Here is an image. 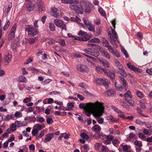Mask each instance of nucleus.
Returning <instances> with one entry per match:
<instances>
[{
  "mask_svg": "<svg viewBox=\"0 0 152 152\" xmlns=\"http://www.w3.org/2000/svg\"><path fill=\"white\" fill-rule=\"evenodd\" d=\"M104 103L98 101L95 103H87L85 110L86 115L89 117L92 113L93 116L96 118H99L102 116L104 111Z\"/></svg>",
  "mask_w": 152,
  "mask_h": 152,
  "instance_id": "nucleus-1",
  "label": "nucleus"
},
{
  "mask_svg": "<svg viewBox=\"0 0 152 152\" xmlns=\"http://www.w3.org/2000/svg\"><path fill=\"white\" fill-rule=\"evenodd\" d=\"M80 37H77V40L82 41H87L89 40L92 37L89 34H88L86 32L80 31L78 34Z\"/></svg>",
  "mask_w": 152,
  "mask_h": 152,
  "instance_id": "nucleus-2",
  "label": "nucleus"
},
{
  "mask_svg": "<svg viewBox=\"0 0 152 152\" xmlns=\"http://www.w3.org/2000/svg\"><path fill=\"white\" fill-rule=\"evenodd\" d=\"M111 31L112 34H111L110 32H108V36L111 40V43L114 46L116 47L118 46V45L115 43V42L116 41L118 37L114 29H112Z\"/></svg>",
  "mask_w": 152,
  "mask_h": 152,
  "instance_id": "nucleus-3",
  "label": "nucleus"
},
{
  "mask_svg": "<svg viewBox=\"0 0 152 152\" xmlns=\"http://www.w3.org/2000/svg\"><path fill=\"white\" fill-rule=\"evenodd\" d=\"M25 29L26 31L28 33L29 37H34L38 33L37 31L30 25L26 26Z\"/></svg>",
  "mask_w": 152,
  "mask_h": 152,
  "instance_id": "nucleus-4",
  "label": "nucleus"
},
{
  "mask_svg": "<svg viewBox=\"0 0 152 152\" xmlns=\"http://www.w3.org/2000/svg\"><path fill=\"white\" fill-rule=\"evenodd\" d=\"M53 22L57 27L61 28L63 30H66V25L61 20L56 19L54 20Z\"/></svg>",
  "mask_w": 152,
  "mask_h": 152,
  "instance_id": "nucleus-5",
  "label": "nucleus"
},
{
  "mask_svg": "<svg viewBox=\"0 0 152 152\" xmlns=\"http://www.w3.org/2000/svg\"><path fill=\"white\" fill-rule=\"evenodd\" d=\"M81 6H82V8L83 11L84 10L85 12H86L89 13L91 12V9L89 7L90 4L88 2L83 1L81 3Z\"/></svg>",
  "mask_w": 152,
  "mask_h": 152,
  "instance_id": "nucleus-6",
  "label": "nucleus"
},
{
  "mask_svg": "<svg viewBox=\"0 0 152 152\" xmlns=\"http://www.w3.org/2000/svg\"><path fill=\"white\" fill-rule=\"evenodd\" d=\"M69 7L78 13L83 14V11L82 8V6L81 7H78L77 5L74 4V2L70 4L69 6Z\"/></svg>",
  "mask_w": 152,
  "mask_h": 152,
  "instance_id": "nucleus-7",
  "label": "nucleus"
},
{
  "mask_svg": "<svg viewBox=\"0 0 152 152\" xmlns=\"http://www.w3.org/2000/svg\"><path fill=\"white\" fill-rule=\"evenodd\" d=\"M16 26V25L14 24L11 28L8 37V39L9 41L12 40L15 37Z\"/></svg>",
  "mask_w": 152,
  "mask_h": 152,
  "instance_id": "nucleus-8",
  "label": "nucleus"
},
{
  "mask_svg": "<svg viewBox=\"0 0 152 152\" xmlns=\"http://www.w3.org/2000/svg\"><path fill=\"white\" fill-rule=\"evenodd\" d=\"M51 15L56 18H59L60 14L61 13L60 10L56 8H53L51 11Z\"/></svg>",
  "mask_w": 152,
  "mask_h": 152,
  "instance_id": "nucleus-9",
  "label": "nucleus"
},
{
  "mask_svg": "<svg viewBox=\"0 0 152 152\" xmlns=\"http://www.w3.org/2000/svg\"><path fill=\"white\" fill-rule=\"evenodd\" d=\"M35 2L32 0L29 2L26 5V8L29 11H32L34 8Z\"/></svg>",
  "mask_w": 152,
  "mask_h": 152,
  "instance_id": "nucleus-10",
  "label": "nucleus"
},
{
  "mask_svg": "<svg viewBox=\"0 0 152 152\" xmlns=\"http://www.w3.org/2000/svg\"><path fill=\"white\" fill-rule=\"evenodd\" d=\"M77 69L78 71L83 72L88 71V68L85 65H80L77 66Z\"/></svg>",
  "mask_w": 152,
  "mask_h": 152,
  "instance_id": "nucleus-11",
  "label": "nucleus"
},
{
  "mask_svg": "<svg viewBox=\"0 0 152 152\" xmlns=\"http://www.w3.org/2000/svg\"><path fill=\"white\" fill-rule=\"evenodd\" d=\"M127 67L131 70L134 71L140 72V69L137 68L135 67L134 65H132L131 63H129L127 64Z\"/></svg>",
  "mask_w": 152,
  "mask_h": 152,
  "instance_id": "nucleus-12",
  "label": "nucleus"
},
{
  "mask_svg": "<svg viewBox=\"0 0 152 152\" xmlns=\"http://www.w3.org/2000/svg\"><path fill=\"white\" fill-rule=\"evenodd\" d=\"M70 19L71 20L75 21L77 23H80V24L81 26H82L84 27V26L83 24L82 23H80V22L81 21V20L80 19V18L77 16H75V17H71Z\"/></svg>",
  "mask_w": 152,
  "mask_h": 152,
  "instance_id": "nucleus-13",
  "label": "nucleus"
},
{
  "mask_svg": "<svg viewBox=\"0 0 152 152\" xmlns=\"http://www.w3.org/2000/svg\"><path fill=\"white\" fill-rule=\"evenodd\" d=\"M4 59L5 62L9 63L11 60L12 56L10 54L8 53L7 55L5 56Z\"/></svg>",
  "mask_w": 152,
  "mask_h": 152,
  "instance_id": "nucleus-14",
  "label": "nucleus"
},
{
  "mask_svg": "<svg viewBox=\"0 0 152 152\" xmlns=\"http://www.w3.org/2000/svg\"><path fill=\"white\" fill-rule=\"evenodd\" d=\"M54 134V133H51L47 134L46 136V137L44 140L45 142H47L50 141L53 137Z\"/></svg>",
  "mask_w": 152,
  "mask_h": 152,
  "instance_id": "nucleus-15",
  "label": "nucleus"
},
{
  "mask_svg": "<svg viewBox=\"0 0 152 152\" xmlns=\"http://www.w3.org/2000/svg\"><path fill=\"white\" fill-rule=\"evenodd\" d=\"M122 68V66L121 65L120 66V67L118 69L119 72L120 74L122 75V76H123L124 77H126L127 76V75L126 73L125 70L123 69Z\"/></svg>",
  "mask_w": 152,
  "mask_h": 152,
  "instance_id": "nucleus-16",
  "label": "nucleus"
},
{
  "mask_svg": "<svg viewBox=\"0 0 152 152\" xmlns=\"http://www.w3.org/2000/svg\"><path fill=\"white\" fill-rule=\"evenodd\" d=\"M101 53L102 55L104 57L108 59H110V57L109 53L105 49H104Z\"/></svg>",
  "mask_w": 152,
  "mask_h": 152,
  "instance_id": "nucleus-17",
  "label": "nucleus"
},
{
  "mask_svg": "<svg viewBox=\"0 0 152 152\" xmlns=\"http://www.w3.org/2000/svg\"><path fill=\"white\" fill-rule=\"evenodd\" d=\"M115 93V90L114 89H112L105 92L104 94L105 95L107 96H110L113 95Z\"/></svg>",
  "mask_w": 152,
  "mask_h": 152,
  "instance_id": "nucleus-18",
  "label": "nucleus"
},
{
  "mask_svg": "<svg viewBox=\"0 0 152 152\" xmlns=\"http://www.w3.org/2000/svg\"><path fill=\"white\" fill-rule=\"evenodd\" d=\"M37 3L39 10V11H42L44 10V8L43 5V3L41 1V0H39L38 2H37Z\"/></svg>",
  "mask_w": 152,
  "mask_h": 152,
  "instance_id": "nucleus-19",
  "label": "nucleus"
},
{
  "mask_svg": "<svg viewBox=\"0 0 152 152\" xmlns=\"http://www.w3.org/2000/svg\"><path fill=\"white\" fill-rule=\"evenodd\" d=\"M119 77L121 81L123 82V85L124 88H126V86L127 85V83L126 82V81L121 76H119Z\"/></svg>",
  "mask_w": 152,
  "mask_h": 152,
  "instance_id": "nucleus-20",
  "label": "nucleus"
},
{
  "mask_svg": "<svg viewBox=\"0 0 152 152\" xmlns=\"http://www.w3.org/2000/svg\"><path fill=\"white\" fill-rule=\"evenodd\" d=\"M86 27L89 31L95 32V30L94 26L91 23H89V24L87 25V26Z\"/></svg>",
  "mask_w": 152,
  "mask_h": 152,
  "instance_id": "nucleus-21",
  "label": "nucleus"
},
{
  "mask_svg": "<svg viewBox=\"0 0 152 152\" xmlns=\"http://www.w3.org/2000/svg\"><path fill=\"white\" fill-rule=\"evenodd\" d=\"M91 55L96 57H97L99 55V53L96 50H92Z\"/></svg>",
  "mask_w": 152,
  "mask_h": 152,
  "instance_id": "nucleus-22",
  "label": "nucleus"
},
{
  "mask_svg": "<svg viewBox=\"0 0 152 152\" xmlns=\"http://www.w3.org/2000/svg\"><path fill=\"white\" fill-rule=\"evenodd\" d=\"M76 1L75 0H61V2L64 4H71Z\"/></svg>",
  "mask_w": 152,
  "mask_h": 152,
  "instance_id": "nucleus-23",
  "label": "nucleus"
},
{
  "mask_svg": "<svg viewBox=\"0 0 152 152\" xmlns=\"http://www.w3.org/2000/svg\"><path fill=\"white\" fill-rule=\"evenodd\" d=\"M102 43L103 45H104L105 47H106L109 45H110L109 42L104 37L102 38Z\"/></svg>",
  "mask_w": 152,
  "mask_h": 152,
  "instance_id": "nucleus-24",
  "label": "nucleus"
},
{
  "mask_svg": "<svg viewBox=\"0 0 152 152\" xmlns=\"http://www.w3.org/2000/svg\"><path fill=\"white\" fill-rule=\"evenodd\" d=\"M94 128L96 133L100 131L101 130V127L99 125L97 124L95 125L94 126Z\"/></svg>",
  "mask_w": 152,
  "mask_h": 152,
  "instance_id": "nucleus-25",
  "label": "nucleus"
},
{
  "mask_svg": "<svg viewBox=\"0 0 152 152\" xmlns=\"http://www.w3.org/2000/svg\"><path fill=\"white\" fill-rule=\"evenodd\" d=\"M101 83L102 85H104L106 88H107V87L108 84V80H106L105 79H102Z\"/></svg>",
  "mask_w": 152,
  "mask_h": 152,
  "instance_id": "nucleus-26",
  "label": "nucleus"
},
{
  "mask_svg": "<svg viewBox=\"0 0 152 152\" xmlns=\"http://www.w3.org/2000/svg\"><path fill=\"white\" fill-rule=\"evenodd\" d=\"M100 42V40L99 39L96 38H94L92 39L90 41H89L88 42H94L96 43H99Z\"/></svg>",
  "mask_w": 152,
  "mask_h": 152,
  "instance_id": "nucleus-27",
  "label": "nucleus"
},
{
  "mask_svg": "<svg viewBox=\"0 0 152 152\" xmlns=\"http://www.w3.org/2000/svg\"><path fill=\"white\" fill-rule=\"evenodd\" d=\"M49 28H50V30L52 31H55V26L54 24L52 23H49Z\"/></svg>",
  "mask_w": 152,
  "mask_h": 152,
  "instance_id": "nucleus-28",
  "label": "nucleus"
},
{
  "mask_svg": "<svg viewBox=\"0 0 152 152\" xmlns=\"http://www.w3.org/2000/svg\"><path fill=\"white\" fill-rule=\"evenodd\" d=\"M10 22L9 20H8L5 23V25L3 27V29L4 30H6L8 28L10 25Z\"/></svg>",
  "mask_w": 152,
  "mask_h": 152,
  "instance_id": "nucleus-29",
  "label": "nucleus"
},
{
  "mask_svg": "<svg viewBox=\"0 0 152 152\" xmlns=\"http://www.w3.org/2000/svg\"><path fill=\"white\" fill-rule=\"evenodd\" d=\"M80 136L83 139L88 140L89 138L88 136L86 133L84 132L82 133Z\"/></svg>",
  "mask_w": 152,
  "mask_h": 152,
  "instance_id": "nucleus-30",
  "label": "nucleus"
},
{
  "mask_svg": "<svg viewBox=\"0 0 152 152\" xmlns=\"http://www.w3.org/2000/svg\"><path fill=\"white\" fill-rule=\"evenodd\" d=\"M124 96L125 97V99L126 98V97H129L131 98L132 97V96L130 91H128L125 94Z\"/></svg>",
  "mask_w": 152,
  "mask_h": 152,
  "instance_id": "nucleus-31",
  "label": "nucleus"
},
{
  "mask_svg": "<svg viewBox=\"0 0 152 152\" xmlns=\"http://www.w3.org/2000/svg\"><path fill=\"white\" fill-rule=\"evenodd\" d=\"M134 145L138 146L139 147H141L142 146V142L137 140H136L134 142Z\"/></svg>",
  "mask_w": 152,
  "mask_h": 152,
  "instance_id": "nucleus-32",
  "label": "nucleus"
},
{
  "mask_svg": "<svg viewBox=\"0 0 152 152\" xmlns=\"http://www.w3.org/2000/svg\"><path fill=\"white\" fill-rule=\"evenodd\" d=\"M108 76L110 77L112 79L114 80L115 78V73L114 72L110 71Z\"/></svg>",
  "mask_w": 152,
  "mask_h": 152,
  "instance_id": "nucleus-33",
  "label": "nucleus"
},
{
  "mask_svg": "<svg viewBox=\"0 0 152 152\" xmlns=\"http://www.w3.org/2000/svg\"><path fill=\"white\" fill-rule=\"evenodd\" d=\"M99 11L102 16L104 17L106 16L105 12L102 8H99Z\"/></svg>",
  "mask_w": 152,
  "mask_h": 152,
  "instance_id": "nucleus-34",
  "label": "nucleus"
},
{
  "mask_svg": "<svg viewBox=\"0 0 152 152\" xmlns=\"http://www.w3.org/2000/svg\"><path fill=\"white\" fill-rule=\"evenodd\" d=\"M97 32L96 33V35L97 36L99 35L101 33L102 28L100 26H98L97 28Z\"/></svg>",
  "mask_w": 152,
  "mask_h": 152,
  "instance_id": "nucleus-35",
  "label": "nucleus"
},
{
  "mask_svg": "<svg viewBox=\"0 0 152 152\" xmlns=\"http://www.w3.org/2000/svg\"><path fill=\"white\" fill-rule=\"evenodd\" d=\"M12 3H10L8 5V7L7 8V10L6 12V15H7L10 11V10L12 8Z\"/></svg>",
  "mask_w": 152,
  "mask_h": 152,
  "instance_id": "nucleus-36",
  "label": "nucleus"
},
{
  "mask_svg": "<svg viewBox=\"0 0 152 152\" xmlns=\"http://www.w3.org/2000/svg\"><path fill=\"white\" fill-rule=\"evenodd\" d=\"M67 106L69 110H70L74 107V105L73 103L69 102L67 104Z\"/></svg>",
  "mask_w": 152,
  "mask_h": 152,
  "instance_id": "nucleus-37",
  "label": "nucleus"
},
{
  "mask_svg": "<svg viewBox=\"0 0 152 152\" xmlns=\"http://www.w3.org/2000/svg\"><path fill=\"white\" fill-rule=\"evenodd\" d=\"M26 80V78L23 76L21 75L19 76V82H24Z\"/></svg>",
  "mask_w": 152,
  "mask_h": 152,
  "instance_id": "nucleus-38",
  "label": "nucleus"
},
{
  "mask_svg": "<svg viewBox=\"0 0 152 152\" xmlns=\"http://www.w3.org/2000/svg\"><path fill=\"white\" fill-rule=\"evenodd\" d=\"M108 151V148L106 146L102 145L101 152H107Z\"/></svg>",
  "mask_w": 152,
  "mask_h": 152,
  "instance_id": "nucleus-39",
  "label": "nucleus"
},
{
  "mask_svg": "<svg viewBox=\"0 0 152 152\" xmlns=\"http://www.w3.org/2000/svg\"><path fill=\"white\" fill-rule=\"evenodd\" d=\"M30 70L32 71V73H36L38 72L39 71V70L38 69H35L34 67H32L30 68Z\"/></svg>",
  "mask_w": 152,
  "mask_h": 152,
  "instance_id": "nucleus-40",
  "label": "nucleus"
},
{
  "mask_svg": "<svg viewBox=\"0 0 152 152\" xmlns=\"http://www.w3.org/2000/svg\"><path fill=\"white\" fill-rule=\"evenodd\" d=\"M10 129L12 131H15L16 129V125L15 124L13 123L11 124V125L10 127Z\"/></svg>",
  "mask_w": 152,
  "mask_h": 152,
  "instance_id": "nucleus-41",
  "label": "nucleus"
},
{
  "mask_svg": "<svg viewBox=\"0 0 152 152\" xmlns=\"http://www.w3.org/2000/svg\"><path fill=\"white\" fill-rule=\"evenodd\" d=\"M136 122L137 124L141 125L145 124V122L142 121L141 120L139 119H137L136 120Z\"/></svg>",
  "mask_w": 152,
  "mask_h": 152,
  "instance_id": "nucleus-42",
  "label": "nucleus"
},
{
  "mask_svg": "<svg viewBox=\"0 0 152 152\" xmlns=\"http://www.w3.org/2000/svg\"><path fill=\"white\" fill-rule=\"evenodd\" d=\"M108 49V50H109L110 52L112 53H114V50L113 48V47L110 45V44L108 46L106 47Z\"/></svg>",
  "mask_w": 152,
  "mask_h": 152,
  "instance_id": "nucleus-43",
  "label": "nucleus"
},
{
  "mask_svg": "<svg viewBox=\"0 0 152 152\" xmlns=\"http://www.w3.org/2000/svg\"><path fill=\"white\" fill-rule=\"evenodd\" d=\"M94 146L95 149L98 151L99 150V148L101 147V144L99 143H96L95 145Z\"/></svg>",
  "mask_w": 152,
  "mask_h": 152,
  "instance_id": "nucleus-44",
  "label": "nucleus"
},
{
  "mask_svg": "<svg viewBox=\"0 0 152 152\" xmlns=\"http://www.w3.org/2000/svg\"><path fill=\"white\" fill-rule=\"evenodd\" d=\"M96 71L99 72H102V70H103V68L100 67L99 66H96Z\"/></svg>",
  "mask_w": 152,
  "mask_h": 152,
  "instance_id": "nucleus-45",
  "label": "nucleus"
},
{
  "mask_svg": "<svg viewBox=\"0 0 152 152\" xmlns=\"http://www.w3.org/2000/svg\"><path fill=\"white\" fill-rule=\"evenodd\" d=\"M122 106L125 108L128 109L129 108V106L126 103L124 102H121Z\"/></svg>",
  "mask_w": 152,
  "mask_h": 152,
  "instance_id": "nucleus-46",
  "label": "nucleus"
},
{
  "mask_svg": "<svg viewBox=\"0 0 152 152\" xmlns=\"http://www.w3.org/2000/svg\"><path fill=\"white\" fill-rule=\"evenodd\" d=\"M92 50L91 49L88 48V49H85L84 50V51L86 53L88 54H89L91 55Z\"/></svg>",
  "mask_w": 152,
  "mask_h": 152,
  "instance_id": "nucleus-47",
  "label": "nucleus"
},
{
  "mask_svg": "<svg viewBox=\"0 0 152 152\" xmlns=\"http://www.w3.org/2000/svg\"><path fill=\"white\" fill-rule=\"evenodd\" d=\"M119 141L117 139H115L112 141V143L113 145L115 146H117V144L119 143Z\"/></svg>",
  "mask_w": 152,
  "mask_h": 152,
  "instance_id": "nucleus-48",
  "label": "nucleus"
},
{
  "mask_svg": "<svg viewBox=\"0 0 152 152\" xmlns=\"http://www.w3.org/2000/svg\"><path fill=\"white\" fill-rule=\"evenodd\" d=\"M104 62L103 63V66L106 68H109L110 66L109 64L108 63V62L106 60H104Z\"/></svg>",
  "mask_w": 152,
  "mask_h": 152,
  "instance_id": "nucleus-49",
  "label": "nucleus"
},
{
  "mask_svg": "<svg viewBox=\"0 0 152 152\" xmlns=\"http://www.w3.org/2000/svg\"><path fill=\"white\" fill-rule=\"evenodd\" d=\"M112 108L116 112H117L118 113H122V112L121 110H119L118 108L116 107L112 106Z\"/></svg>",
  "mask_w": 152,
  "mask_h": 152,
  "instance_id": "nucleus-50",
  "label": "nucleus"
},
{
  "mask_svg": "<svg viewBox=\"0 0 152 152\" xmlns=\"http://www.w3.org/2000/svg\"><path fill=\"white\" fill-rule=\"evenodd\" d=\"M62 134L63 137H64V138L66 139H67L69 137V133L66 134V133Z\"/></svg>",
  "mask_w": 152,
  "mask_h": 152,
  "instance_id": "nucleus-51",
  "label": "nucleus"
},
{
  "mask_svg": "<svg viewBox=\"0 0 152 152\" xmlns=\"http://www.w3.org/2000/svg\"><path fill=\"white\" fill-rule=\"evenodd\" d=\"M79 107L80 109H84L85 110L86 107V105L84 103H80L79 105Z\"/></svg>",
  "mask_w": 152,
  "mask_h": 152,
  "instance_id": "nucleus-52",
  "label": "nucleus"
},
{
  "mask_svg": "<svg viewBox=\"0 0 152 152\" xmlns=\"http://www.w3.org/2000/svg\"><path fill=\"white\" fill-rule=\"evenodd\" d=\"M38 132V130L37 129H34L32 131V134L33 136H35Z\"/></svg>",
  "mask_w": 152,
  "mask_h": 152,
  "instance_id": "nucleus-53",
  "label": "nucleus"
},
{
  "mask_svg": "<svg viewBox=\"0 0 152 152\" xmlns=\"http://www.w3.org/2000/svg\"><path fill=\"white\" fill-rule=\"evenodd\" d=\"M31 99L30 98H25L23 100V102L24 103H27L29 102H31Z\"/></svg>",
  "mask_w": 152,
  "mask_h": 152,
  "instance_id": "nucleus-54",
  "label": "nucleus"
},
{
  "mask_svg": "<svg viewBox=\"0 0 152 152\" xmlns=\"http://www.w3.org/2000/svg\"><path fill=\"white\" fill-rule=\"evenodd\" d=\"M6 120L7 121H9L11 119H12L13 118V115H8L6 117Z\"/></svg>",
  "mask_w": 152,
  "mask_h": 152,
  "instance_id": "nucleus-55",
  "label": "nucleus"
},
{
  "mask_svg": "<svg viewBox=\"0 0 152 152\" xmlns=\"http://www.w3.org/2000/svg\"><path fill=\"white\" fill-rule=\"evenodd\" d=\"M137 96L140 97L142 98L143 96L142 93L139 91H137Z\"/></svg>",
  "mask_w": 152,
  "mask_h": 152,
  "instance_id": "nucleus-56",
  "label": "nucleus"
},
{
  "mask_svg": "<svg viewBox=\"0 0 152 152\" xmlns=\"http://www.w3.org/2000/svg\"><path fill=\"white\" fill-rule=\"evenodd\" d=\"M115 56L117 57H120V55L119 53L116 50H114V53H112Z\"/></svg>",
  "mask_w": 152,
  "mask_h": 152,
  "instance_id": "nucleus-57",
  "label": "nucleus"
},
{
  "mask_svg": "<svg viewBox=\"0 0 152 152\" xmlns=\"http://www.w3.org/2000/svg\"><path fill=\"white\" fill-rule=\"evenodd\" d=\"M46 121L48 124H50L53 122V121L52 118H48L46 119Z\"/></svg>",
  "mask_w": 152,
  "mask_h": 152,
  "instance_id": "nucleus-58",
  "label": "nucleus"
},
{
  "mask_svg": "<svg viewBox=\"0 0 152 152\" xmlns=\"http://www.w3.org/2000/svg\"><path fill=\"white\" fill-rule=\"evenodd\" d=\"M122 51L123 53L125 55L126 57V58H128L129 57V56L128 55L127 51L124 49H122Z\"/></svg>",
  "mask_w": 152,
  "mask_h": 152,
  "instance_id": "nucleus-59",
  "label": "nucleus"
},
{
  "mask_svg": "<svg viewBox=\"0 0 152 152\" xmlns=\"http://www.w3.org/2000/svg\"><path fill=\"white\" fill-rule=\"evenodd\" d=\"M110 71L108 69H104L103 68V70H102V72H103L107 76H108V74L109 73V72H110Z\"/></svg>",
  "mask_w": 152,
  "mask_h": 152,
  "instance_id": "nucleus-60",
  "label": "nucleus"
},
{
  "mask_svg": "<svg viewBox=\"0 0 152 152\" xmlns=\"http://www.w3.org/2000/svg\"><path fill=\"white\" fill-rule=\"evenodd\" d=\"M125 100L126 102H128V103L131 106H132L134 104V102L132 100H127L126 98L125 99Z\"/></svg>",
  "mask_w": 152,
  "mask_h": 152,
  "instance_id": "nucleus-61",
  "label": "nucleus"
},
{
  "mask_svg": "<svg viewBox=\"0 0 152 152\" xmlns=\"http://www.w3.org/2000/svg\"><path fill=\"white\" fill-rule=\"evenodd\" d=\"M60 94V92L58 91H53L51 92L50 93V94L51 95L53 94Z\"/></svg>",
  "mask_w": 152,
  "mask_h": 152,
  "instance_id": "nucleus-62",
  "label": "nucleus"
},
{
  "mask_svg": "<svg viewBox=\"0 0 152 152\" xmlns=\"http://www.w3.org/2000/svg\"><path fill=\"white\" fill-rule=\"evenodd\" d=\"M77 96L78 98L81 101H83L84 99V97L82 95H81L79 94H77Z\"/></svg>",
  "mask_w": 152,
  "mask_h": 152,
  "instance_id": "nucleus-63",
  "label": "nucleus"
},
{
  "mask_svg": "<svg viewBox=\"0 0 152 152\" xmlns=\"http://www.w3.org/2000/svg\"><path fill=\"white\" fill-rule=\"evenodd\" d=\"M96 134H97L100 137H106L105 134H104L102 132H100V131L97 133Z\"/></svg>",
  "mask_w": 152,
  "mask_h": 152,
  "instance_id": "nucleus-64",
  "label": "nucleus"
}]
</instances>
